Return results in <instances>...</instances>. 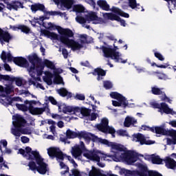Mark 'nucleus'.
Returning <instances> with one entry per match:
<instances>
[{
  "instance_id": "obj_41",
  "label": "nucleus",
  "mask_w": 176,
  "mask_h": 176,
  "mask_svg": "<svg viewBox=\"0 0 176 176\" xmlns=\"http://www.w3.org/2000/svg\"><path fill=\"white\" fill-rule=\"evenodd\" d=\"M146 61L147 63H148V64H151L152 67H154V65H155V67H157V68H167L166 65H159L156 63H152L151 58H146Z\"/></svg>"
},
{
  "instance_id": "obj_46",
  "label": "nucleus",
  "mask_w": 176,
  "mask_h": 176,
  "mask_svg": "<svg viewBox=\"0 0 176 176\" xmlns=\"http://www.w3.org/2000/svg\"><path fill=\"white\" fill-rule=\"evenodd\" d=\"M44 64L47 67V68H50L51 69H53L54 68V64L52 63V61L49 60H44Z\"/></svg>"
},
{
  "instance_id": "obj_51",
  "label": "nucleus",
  "mask_w": 176,
  "mask_h": 176,
  "mask_svg": "<svg viewBox=\"0 0 176 176\" xmlns=\"http://www.w3.org/2000/svg\"><path fill=\"white\" fill-rule=\"evenodd\" d=\"M76 100H80V101H84L85 100V95L82 94H76L75 96Z\"/></svg>"
},
{
  "instance_id": "obj_34",
  "label": "nucleus",
  "mask_w": 176,
  "mask_h": 176,
  "mask_svg": "<svg viewBox=\"0 0 176 176\" xmlns=\"http://www.w3.org/2000/svg\"><path fill=\"white\" fill-rule=\"evenodd\" d=\"M107 72L100 68L96 69L94 72V75H98V80H101V76H105Z\"/></svg>"
},
{
  "instance_id": "obj_16",
  "label": "nucleus",
  "mask_w": 176,
  "mask_h": 176,
  "mask_svg": "<svg viewBox=\"0 0 176 176\" xmlns=\"http://www.w3.org/2000/svg\"><path fill=\"white\" fill-rule=\"evenodd\" d=\"M151 105L153 108H157L158 109H162L163 112L165 113L171 115H175L176 112L175 111H173V109H171L168 105V104H166V102H161V104H159V102H152Z\"/></svg>"
},
{
  "instance_id": "obj_36",
  "label": "nucleus",
  "mask_w": 176,
  "mask_h": 176,
  "mask_svg": "<svg viewBox=\"0 0 176 176\" xmlns=\"http://www.w3.org/2000/svg\"><path fill=\"white\" fill-rule=\"evenodd\" d=\"M163 159L159 156V155H152V163L154 164H162Z\"/></svg>"
},
{
  "instance_id": "obj_27",
  "label": "nucleus",
  "mask_w": 176,
  "mask_h": 176,
  "mask_svg": "<svg viewBox=\"0 0 176 176\" xmlns=\"http://www.w3.org/2000/svg\"><path fill=\"white\" fill-rule=\"evenodd\" d=\"M12 36L8 32L3 33V30L0 28V41L1 43H3V42H9L10 41Z\"/></svg>"
},
{
  "instance_id": "obj_25",
  "label": "nucleus",
  "mask_w": 176,
  "mask_h": 176,
  "mask_svg": "<svg viewBox=\"0 0 176 176\" xmlns=\"http://www.w3.org/2000/svg\"><path fill=\"white\" fill-rule=\"evenodd\" d=\"M28 111L32 115H42L45 112V109L30 106L28 107Z\"/></svg>"
},
{
  "instance_id": "obj_14",
  "label": "nucleus",
  "mask_w": 176,
  "mask_h": 176,
  "mask_svg": "<svg viewBox=\"0 0 176 176\" xmlns=\"http://www.w3.org/2000/svg\"><path fill=\"white\" fill-rule=\"evenodd\" d=\"M155 133L156 134H162L163 135H170L174 141V144H176V130H166V129L162 126H156L155 127Z\"/></svg>"
},
{
  "instance_id": "obj_19",
  "label": "nucleus",
  "mask_w": 176,
  "mask_h": 176,
  "mask_svg": "<svg viewBox=\"0 0 176 176\" xmlns=\"http://www.w3.org/2000/svg\"><path fill=\"white\" fill-rule=\"evenodd\" d=\"M111 98H114L119 102H122L121 107L123 108H126L129 106V101H127L126 97L118 91H111Z\"/></svg>"
},
{
  "instance_id": "obj_9",
  "label": "nucleus",
  "mask_w": 176,
  "mask_h": 176,
  "mask_svg": "<svg viewBox=\"0 0 176 176\" xmlns=\"http://www.w3.org/2000/svg\"><path fill=\"white\" fill-rule=\"evenodd\" d=\"M12 124L14 127L11 128V134L15 137L16 140H19L21 137V131L19 127L25 125V120L20 115L16 114L12 117Z\"/></svg>"
},
{
  "instance_id": "obj_35",
  "label": "nucleus",
  "mask_w": 176,
  "mask_h": 176,
  "mask_svg": "<svg viewBox=\"0 0 176 176\" xmlns=\"http://www.w3.org/2000/svg\"><path fill=\"white\" fill-rule=\"evenodd\" d=\"M102 50L104 58L108 61V59L111 58V48L109 47H102Z\"/></svg>"
},
{
  "instance_id": "obj_47",
  "label": "nucleus",
  "mask_w": 176,
  "mask_h": 176,
  "mask_svg": "<svg viewBox=\"0 0 176 176\" xmlns=\"http://www.w3.org/2000/svg\"><path fill=\"white\" fill-rule=\"evenodd\" d=\"M148 176H163L162 174L159 173L158 171L149 170L148 171Z\"/></svg>"
},
{
  "instance_id": "obj_28",
  "label": "nucleus",
  "mask_w": 176,
  "mask_h": 176,
  "mask_svg": "<svg viewBox=\"0 0 176 176\" xmlns=\"http://www.w3.org/2000/svg\"><path fill=\"white\" fill-rule=\"evenodd\" d=\"M89 176H111V174L102 175L100 169L92 166V169L89 171Z\"/></svg>"
},
{
  "instance_id": "obj_57",
  "label": "nucleus",
  "mask_w": 176,
  "mask_h": 176,
  "mask_svg": "<svg viewBox=\"0 0 176 176\" xmlns=\"http://www.w3.org/2000/svg\"><path fill=\"white\" fill-rule=\"evenodd\" d=\"M62 54H63L64 58H68V50H67V49L63 48L62 50Z\"/></svg>"
},
{
  "instance_id": "obj_59",
  "label": "nucleus",
  "mask_w": 176,
  "mask_h": 176,
  "mask_svg": "<svg viewBox=\"0 0 176 176\" xmlns=\"http://www.w3.org/2000/svg\"><path fill=\"white\" fill-rule=\"evenodd\" d=\"M116 133L118 135H126V130L120 129V130H117Z\"/></svg>"
},
{
  "instance_id": "obj_38",
  "label": "nucleus",
  "mask_w": 176,
  "mask_h": 176,
  "mask_svg": "<svg viewBox=\"0 0 176 176\" xmlns=\"http://www.w3.org/2000/svg\"><path fill=\"white\" fill-rule=\"evenodd\" d=\"M24 103L26 104V105L28 104L29 107H33V105H38L41 107V105H42V103H41L39 100H25Z\"/></svg>"
},
{
  "instance_id": "obj_43",
  "label": "nucleus",
  "mask_w": 176,
  "mask_h": 176,
  "mask_svg": "<svg viewBox=\"0 0 176 176\" xmlns=\"http://www.w3.org/2000/svg\"><path fill=\"white\" fill-rule=\"evenodd\" d=\"M19 30H21V31L22 32H24L25 34H30V32H31V30L30 29V28L25 25L19 26Z\"/></svg>"
},
{
  "instance_id": "obj_61",
  "label": "nucleus",
  "mask_w": 176,
  "mask_h": 176,
  "mask_svg": "<svg viewBox=\"0 0 176 176\" xmlns=\"http://www.w3.org/2000/svg\"><path fill=\"white\" fill-rule=\"evenodd\" d=\"M15 82L16 86H21L23 85V80L21 78H16Z\"/></svg>"
},
{
  "instance_id": "obj_13",
  "label": "nucleus",
  "mask_w": 176,
  "mask_h": 176,
  "mask_svg": "<svg viewBox=\"0 0 176 176\" xmlns=\"http://www.w3.org/2000/svg\"><path fill=\"white\" fill-rule=\"evenodd\" d=\"M111 41H114V43L113 44V47L112 48L111 46V59L114 60L116 63H122V64H126L128 61L127 58L126 60L120 58V53L119 52H117L119 49L116 45L118 39H115V37L111 35Z\"/></svg>"
},
{
  "instance_id": "obj_24",
  "label": "nucleus",
  "mask_w": 176,
  "mask_h": 176,
  "mask_svg": "<svg viewBox=\"0 0 176 176\" xmlns=\"http://www.w3.org/2000/svg\"><path fill=\"white\" fill-rule=\"evenodd\" d=\"M164 160L168 168H172V169L175 168L176 160H175V159L170 157V156H166Z\"/></svg>"
},
{
  "instance_id": "obj_60",
  "label": "nucleus",
  "mask_w": 176,
  "mask_h": 176,
  "mask_svg": "<svg viewBox=\"0 0 176 176\" xmlns=\"http://www.w3.org/2000/svg\"><path fill=\"white\" fill-rule=\"evenodd\" d=\"M122 102H119V101H116V100H113L112 101V104L114 106V107H122Z\"/></svg>"
},
{
  "instance_id": "obj_5",
  "label": "nucleus",
  "mask_w": 176,
  "mask_h": 176,
  "mask_svg": "<svg viewBox=\"0 0 176 176\" xmlns=\"http://www.w3.org/2000/svg\"><path fill=\"white\" fill-rule=\"evenodd\" d=\"M74 12L76 13H81V15H78L76 17V21L79 23V24H83V27L89 30L90 28L89 25H85V23H90L92 21L93 24H101L102 23V19L97 16L96 12H86V8L82 5H75L73 7Z\"/></svg>"
},
{
  "instance_id": "obj_64",
  "label": "nucleus",
  "mask_w": 176,
  "mask_h": 176,
  "mask_svg": "<svg viewBox=\"0 0 176 176\" xmlns=\"http://www.w3.org/2000/svg\"><path fill=\"white\" fill-rule=\"evenodd\" d=\"M89 120H96V119H97V114H96V113H91V114L89 116Z\"/></svg>"
},
{
  "instance_id": "obj_39",
  "label": "nucleus",
  "mask_w": 176,
  "mask_h": 176,
  "mask_svg": "<svg viewBox=\"0 0 176 176\" xmlns=\"http://www.w3.org/2000/svg\"><path fill=\"white\" fill-rule=\"evenodd\" d=\"M72 174H70V176H84L85 173L79 171V170L76 168H74L71 170Z\"/></svg>"
},
{
  "instance_id": "obj_4",
  "label": "nucleus",
  "mask_w": 176,
  "mask_h": 176,
  "mask_svg": "<svg viewBox=\"0 0 176 176\" xmlns=\"http://www.w3.org/2000/svg\"><path fill=\"white\" fill-rule=\"evenodd\" d=\"M43 25L45 28H47V30H50V31H55V30L58 31L60 36H58V34L56 33L49 32L46 30L41 32L42 35L47 36V38H50V39H52V41H60L61 43H63V42L65 43L67 41V38H65V35H67L68 36H72L73 35L72 30L68 28L64 29L50 22L47 23H43Z\"/></svg>"
},
{
  "instance_id": "obj_15",
  "label": "nucleus",
  "mask_w": 176,
  "mask_h": 176,
  "mask_svg": "<svg viewBox=\"0 0 176 176\" xmlns=\"http://www.w3.org/2000/svg\"><path fill=\"white\" fill-rule=\"evenodd\" d=\"M47 153L50 157H56V160L60 162V160H64V154L60 148L58 147H50L47 149Z\"/></svg>"
},
{
  "instance_id": "obj_56",
  "label": "nucleus",
  "mask_w": 176,
  "mask_h": 176,
  "mask_svg": "<svg viewBox=\"0 0 176 176\" xmlns=\"http://www.w3.org/2000/svg\"><path fill=\"white\" fill-rule=\"evenodd\" d=\"M103 85L104 87L106 88L107 90L111 89V82L109 81H104Z\"/></svg>"
},
{
  "instance_id": "obj_53",
  "label": "nucleus",
  "mask_w": 176,
  "mask_h": 176,
  "mask_svg": "<svg viewBox=\"0 0 176 176\" xmlns=\"http://www.w3.org/2000/svg\"><path fill=\"white\" fill-rule=\"evenodd\" d=\"M32 85H34L37 89H41V90H45V87L42 86L41 84L36 83L34 81L32 82Z\"/></svg>"
},
{
  "instance_id": "obj_45",
  "label": "nucleus",
  "mask_w": 176,
  "mask_h": 176,
  "mask_svg": "<svg viewBox=\"0 0 176 176\" xmlns=\"http://www.w3.org/2000/svg\"><path fill=\"white\" fill-rule=\"evenodd\" d=\"M60 166L61 168H63V170H65L63 172H61L62 175H64V174H65V173H68V171H69V168H68V166H67L63 162H60Z\"/></svg>"
},
{
  "instance_id": "obj_48",
  "label": "nucleus",
  "mask_w": 176,
  "mask_h": 176,
  "mask_svg": "<svg viewBox=\"0 0 176 176\" xmlns=\"http://www.w3.org/2000/svg\"><path fill=\"white\" fill-rule=\"evenodd\" d=\"M154 55L155 57L158 58V60H160V61H164L165 58L161 53H159L158 52H155Z\"/></svg>"
},
{
  "instance_id": "obj_54",
  "label": "nucleus",
  "mask_w": 176,
  "mask_h": 176,
  "mask_svg": "<svg viewBox=\"0 0 176 176\" xmlns=\"http://www.w3.org/2000/svg\"><path fill=\"white\" fill-rule=\"evenodd\" d=\"M20 129H21V134H31V131L29 129L20 128Z\"/></svg>"
},
{
  "instance_id": "obj_63",
  "label": "nucleus",
  "mask_w": 176,
  "mask_h": 176,
  "mask_svg": "<svg viewBox=\"0 0 176 176\" xmlns=\"http://www.w3.org/2000/svg\"><path fill=\"white\" fill-rule=\"evenodd\" d=\"M48 100L50 102H52L53 104V105H56L57 104V101H56V100L54 99V98L50 96L48 98Z\"/></svg>"
},
{
  "instance_id": "obj_6",
  "label": "nucleus",
  "mask_w": 176,
  "mask_h": 176,
  "mask_svg": "<svg viewBox=\"0 0 176 176\" xmlns=\"http://www.w3.org/2000/svg\"><path fill=\"white\" fill-rule=\"evenodd\" d=\"M71 153L75 159H78V160H83L82 159V153L84 157H86V159L93 160L94 162H97L99 167H105V164L100 162V156H101V153L97 150L89 151L87 149H84L83 151H82L80 146L76 144L74 146L72 147Z\"/></svg>"
},
{
  "instance_id": "obj_58",
  "label": "nucleus",
  "mask_w": 176,
  "mask_h": 176,
  "mask_svg": "<svg viewBox=\"0 0 176 176\" xmlns=\"http://www.w3.org/2000/svg\"><path fill=\"white\" fill-rule=\"evenodd\" d=\"M100 152V151H99ZM100 156L99 157H100V159H101V157H102V159H103V160H104V161H106V162H108V160H109V159H111V157L110 156H107V155H102V153H101V152H100Z\"/></svg>"
},
{
  "instance_id": "obj_10",
  "label": "nucleus",
  "mask_w": 176,
  "mask_h": 176,
  "mask_svg": "<svg viewBox=\"0 0 176 176\" xmlns=\"http://www.w3.org/2000/svg\"><path fill=\"white\" fill-rule=\"evenodd\" d=\"M111 12H113V13H111V21H118L120 23V25L122 27H126V23L125 20L121 19V17L129 19L130 14H129V13H125V12H123V10L121 9H119V8H116L115 6L111 8ZM120 16H121V17Z\"/></svg>"
},
{
  "instance_id": "obj_20",
  "label": "nucleus",
  "mask_w": 176,
  "mask_h": 176,
  "mask_svg": "<svg viewBox=\"0 0 176 176\" xmlns=\"http://www.w3.org/2000/svg\"><path fill=\"white\" fill-rule=\"evenodd\" d=\"M109 121L107 118H103L101 120V123L96 125V127L98 129H99L100 131H102V133H106L111 134V129H109V126H108Z\"/></svg>"
},
{
  "instance_id": "obj_18",
  "label": "nucleus",
  "mask_w": 176,
  "mask_h": 176,
  "mask_svg": "<svg viewBox=\"0 0 176 176\" xmlns=\"http://www.w3.org/2000/svg\"><path fill=\"white\" fill-rule=\"evenodd\" d=\"M133 141L140 142V145H151L153 144L151 140H146L145 135L142 133H138L137 134L133 135Z\"/></svg>"
},
{
  "instance_id": "obj_21",
  "label": "nucleus",
  "mask_w": 176,
  "mask_h": 176,
  "mask_svg": "<svg viewBox=\"0 0 176 176\" xmlns=\"http://www.w3.org/2000/svg\"><path fill=\"white\" fill-rule=\"evenodd\" d=\"M14 90V87L12 85H6V87H4L2 85H0V96L1 97H6L8 94L13 93Z\"/></svg>"
},
{
  "instance_id": "obj_32",
  "label": "nucleus",
  "mask_w": 176,
  "mask_h": 176,
  "mask_svg": "<svg viewBox=\"0 0 176 176\" xmlns=\"http://www.w3.org/2000/svg\"><path fill=\"white\" fill-rule=\"evenodd\" d=\"M97 4L101 9H102V10H106V12H108V10H109V5H108L106 1L99 0L97 1Z\"/></svg>"
},
{
  "instance_id": "obj_50",
  "label": "nucleus",
  "mask_w": 176,
  "mask_h": 176,
  "mask_svg": "<svg viewBox=\"0 0 176 176\" xmlns=\"http://www.w3.org/2000/svg\"><path fill=\"white\" fill-rule=\"evenodd\" d=\"M67 159L69 160V162H70V163H72V164H73L74 168L78 167V164L75 162V160H74L71 156H67Z\"/></svg>"
},
{
  "instance_id": "obj_11",
  "label": "nucleus",
  "mask_w": 176,
  "mask_h": 176,
  "mask_svg": "<svg viewBox=\"0 0 176 176\" xmlns=\"http://www.w3.org/2000/svg\"><path fill=\"white\" fill-rule=\"evenodd\" d=\"M30 8L33 13H36L37 10H41L42 12H44L45 14H48L49 16L59 15L62 19H64V20H68V17H67V14L65 13H61L60 12L57 11L47 12L45 10V6L41 3L33 4Z\"/></svg>"
},
{
  "instance_id": "obj_2",
  "label": "nucleus",
  "mask_w": 176,
  "mask_h": 176,
  "mask_svg": "<svg viewBox=\"0 0 176 176\" xmlns=\"http://www.w3.org/2000/svg\"><path fill=\"white\" fill-rule=\"evenodd\" d=\"M18 153L23 155V157L28 160H32L28 164V167L32 171H38L39 174L45 175L47 171V165L43 162V158L39 155V152L32 151L31 147H26L24 149L19 150Z\"/></svg>"
},
{
  "instance_id": "obj_17",
  "label": "nucleus",
  "mask_w": 176,
  "mask_h": 176,
  "mask_svg": "<svg viewBox=\"0 0 176 176\" xmlns=\"http://www.w3.org/2000/svg\"><path fill=\"white\" fill-rule=\"evenodd\" d=\"M53 1L60 10L71 9L74 5V0H53Z\"/></svg>"
},
{
  "instance_id": "obj_3",
  "label": "nucleus",
  "mask_w": 176,
  "mask_h": 176,
  "mask_svg": "<svg viewBox=\"0 0 176 176\" xmlns=\"http://www.w3.org/2000/svg\"><path fill=\"white\" fill-rule=\"evenodd\" d=\"M111 148L116 149L113 155H111V159L115 162H120L124 160L128 164H133L137 162L138 159V153L134 151H124V146L122 144H117L111 142Z\"/></svg>"
},
{
  "instance_id": "obj_37",
  "label": "nucleus",
  "mask_w": 176,
  "mask_h": 176,
  "mask_svg": "<svg viewBox=\"0 0 176 176\" xmlns=\"http://www.w3.org/2000/svg\"><path fill=\"white\" fill-rule=\"evenodd\" d=\"M78 135L79 133L74 132L71 131V129H68L66 131V137H67V138H76V137H78Z\"/></svg>"
},
{
  "instance_id": "obj_26",
  "label": "nucleus",
  "mask_w": 176,
  "mask_h": 176,
  "mask_svg": "<svg viewBox=\"0 0 176 176\" xmlns=\"http://www.w3.org/2000/svg\"><path fill=\"white\" fill-rule=\"evenodd\" d=\"M129 6L137 11L141 10V12H143L144 10L140 3H137V0H129Z\"/></svg>"
},
{
  "instance_id": "obj_23",
  "label": "nucleus",
  "mask_w": 176,
  "mask_h": 176,
  "mask_svg": "<svg viewBox=\"0 0 176 176\" xmlns=\"http://www.w3.org/2000/svg\"><path fill=\"white\" fill-rule=\"evenodd\" d=\"M55 78L54 80V82L56 83L57 85H64V81H63V78L58 75V74H62L63 70L60 69H55L54 71Z\"/></svg>"
},
{
  "instance_id": "obj_30",
  "label": "nucleus",
  "mask_w": 176,
  "mask_h": 176,
  "mask_svg": "<svg viewBox=\"0 0 176 176\" xmlns=\"http://www.w3.org/2000/svg\"><path fill=\"white\" fill-rule=\"evenodd\" d=\"M1 58L3 60L4 63H9V61H12L13 60V57L10 53L6 54L5 51L2 52Z\"/></svg>"
},
{
  "instance_id": "obj_31",
  "label": "nucleus",
  "mask_w": 176,
  "mask_h": 176,
  "mask_svg": "<svg viewBox=\"0 0 176 176\" xmlns=\"http://www.w3.org/2000/svg\"><path fill=\"white\" fill-rule=\"evenodd\" d=\"M140 170L138 171V175L148 176V170L147 166H145L144 164H140Z\"/></svg>"
},
{
  "instance_id": "obj_55",
  "label": "nucleus",
  "mask_w": 176,
  "mask_h": 176,
  "mask_svg": "<svg viewBox=\"0 0 176 176\" xmlns=\"http://www.w3.org/2000/svg\"><path fill=\"white\" fill-rule=\"evenodd\" d=\"M21 142H23V144H28V142H30V138L25 136H22L21 138Z\"/></svg>"
},
{
  "instance_id": "obj_22",
  "label": "nucleus",
  "mask_w": 176,
  "mask_h": 176,
  "mask_svg": "<svg viewBox=\"0 0 176 176\" xmlns=\"http://www.w3.org/2000/svg\"><path fill=\"white\" fill-rule=\"evenodd\" d=\"M7 9L9 10H19V9H23L24 6L20 1H12V3H6Z\"/></svg>"
},
{
  "instance_id": "obj_1",
  "label": "nucleus",
  "mask_w": 176,
  "mask_h": 176,
  "mask_svg": "<svg viewBox=\"0 0 176 176\" xmlns=\"http://www.w3.org/2000/svg\"><path fill=\"white\" fill-rule=\"evenodd\" d=\"M28 60L30 61V63H28L27 59L23 57L14 58L13 61L16 65L27 68L29 75H30L31 77L34 79V80L41 82V77L35 78V75H36L37 72V76H41V75H42L43 79L44 82L47 83V85H52L53 74L49 72H44L42 73V71H43V67H36V65H38L39 63H41V59L39 57H38V55H36V54L29 55L28 56Z\"/></svg>"
},
{
  "instance_id": "obj_8",
  "label": "nucleus",
  "mask_w": 176,
  "mask_h": 176,
  "mask_svg": "<svg viewBox=\"0 0 176 176\" xmlns=\"http://www.w3.org/2000/svg\"><path fill=\"white\" fill-rule=\"evenodd\" d=\"M72 36L65 35V39H66V42H62L63 45H65L67 47L70 48L73 52L75 50H79L83 47V45L85 43H87V35L86 34H80L79 36L80 39L78 41H75L74 39H70L69 38H72L74 36V32H72Z\"/></svg>"
},
{
  "instance_id": "obj_7",
  "label": "nucleus",
  "mask_w": 176,
  "mask_h": 176,
  "mask_svg": "<svg viewBox=\"0 0 176 176\" xmlns=\"http://www.w3.org/2000/svg\"><path fill=\"white\" fill-rule=\"evenodd\" d=\"M58 111L63 113H72L78 116V118H83V116H89L90 112L89 109L85 108H80L74 106H68L65 103H59L58 104Z\"/></svg>"
},
{
  "instance_id": "obj_40",
  "label": "nucleus",
  "mask_w": 176,
  "mask_h": 176,
  "mask_svg": "<svg viewBox=\"0 0 176 176\" xmlns=\"http://www.w3.org/2000/svg\"><path fill=\"white\" fill-rule=\"evenodd\" d=\"M151 92L155 96H160L161 94H163L162 90H161V89L159 87H156L155 86L151 88Z\"/></svg>"
},
{
  "instance_id": "obj_49",
  "label": "nucleus",
  "mask_w": 176,
  "mask_h": 176,
  "mask_svg": "<svg viewBox=\"0 0 176 176\" xmlns=\"http://www.w3.org/2000/svg\"><path fill=\"white\" fill-rule=\"evenodd\" d=\"M121 171L126 176L132 175L133 174L132 170H128L126 168H122Z\"/></svg>"
},
{
  "instance_id": "obj_12",
  "label": "nucleus",
  "mask_w": 176,
  "mask_h": 176,
  "mask_svg": "<svg viewBox=\"0 0 176 176\" xmlns=\"http://www.w3.org/2000/svg\"><path fill=\"white\" fill-rule=\"evenodd\" d=\"M30 8L33 13H36L37 10H41L42 12H44L45 14H48L49 16L59 15L62 19H64V20H68V17H67V14L65 13H61L60 12L57 11L47 12L45 10V6L41 3L33 4Z\"/></svg>"
},
{
  "instance_id": "obj_33",
  "label": "nucleus",
  "mask_w": 176,
  "mask_h": 176,
  "mask_svg": "<svg viewBox=\"0 0 176 176\" xmlns=\"http://www.w3.org/2000/svg\"><path fill=\"white\" fill-rule=\"evenodd\" d=\"M58 94L61 96L62 97H65L67 96V97H72V94L71 92L67 91V90L65 88H60L59 89L56 90Z\"/></svg>"
},
{
  "instance_id": "obj_29",
  "label": "nucleus",
  "mask_w": 176,
  "mask_h": 176,
  "mask_svg": "<svg viewBox=\"0 0 176 176\" xmlns=\"http://www.w3.org/2000/svg\"><path fill=\"white\" fill-rule=\"evenodd\" d=\"M138 123V121L134 118H131V116H126L124 119V126L125 127H130L131 124H135Z\"/></svg>"
},
{
  "instance_id": "obj_42",
  "label": "nucleus",
  "mask_w": 176,
  "mask_h": 176,
  "mask_svg": "<svg viewBox=\"0 0 176 176\" xmlns=\"http://www.w3.org/2000/svg\"><path fill=\"white\" fill-rule=\"evenodd\" d=\"M13 77H10L8 75L0 74V80H6V82H12L13 80Z\"/></svg>"
},
{
  "instance_id": "obj_62",
  "label": "nucleus",
  "mask_w": 176,
  "mask_h": 176,
  "mask_svg": "<svg viewBox=\"0 0 176 176\" xmlns=\"http://www.w3.org/2000/svg\"><path fill=\"white\" fill-rule=\"evenodd\" d=\"M50 131L52 133V134H54V135H56V134H57V133H56V126L55 125H51L50 126Z\"/></svg>"
},
{
  "instance_id": "obj_44",
  "label": "nucleus",
  "mask_w": 176,
  "mask_h": 176,
  "mask_svg": "<svg viewBox=\"0 0 176 176\" xmlns=\"http://www.w3.org/2000/svg\"><path fill=\"white\" fill-rule=\"evenodd\" d=\"M16 107L19 111H23V112H25L28 111V107L25 106V104H20L19 103H16Z\"/></svg>"
},
{
  "instance_id": "obj_52",
  "label": "nucleus",
  "mask_w": 176,
  "mask_h": 176,
  "mask_svg": "<svg viewBox=\"0 0 176 176\" xmlns=\"http://www.w3.org/2000/svg\"><path fill=\"white\" fill-rule=\"evenodd\" d=\"M0 167L2 168V167H5L6 168H9L8 165L5 164V161L3 160V157H0Z\"/></svg>"
}]
</instances>
